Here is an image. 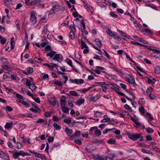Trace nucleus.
Here are the masks:
<instances>
[{
	"label": "nucleus",
	"mask_w": 160,
	"mask_h": 160,
	"mask_svg": "<svg viewBox=\"0 0 160 160\" xmlns=\"http://www.w3.org/2000/svg\"><path fill=\"white\" fill-rule=\"evenodd\" d=\"M95 42L96 45L98 46L99 48H100L102 47V45L101 41L98 39H96L95 40Z\"/></svg>",
	"instance_id": "nucleus-25"
},
{
	"label": "nucleus",
	"mask_w": 160,
	"mask_h": 160,
	"mask_svg": "<svg viewBox=\"0 0 160 160\" xmlns=\"http://www.w3.org/2000/svg\"><path fill=\"white\" fill-rule=\"evenodd\" d=\"M81 132L79 130L75 132L74 135H72V136H70V139H71V140H73L74 139V138H75V136H79L81 134Z\"/></svg>",
	"instance_id": "nucleus-15"
},
{
	"label": "nucleus",
	"mask_w": 160,
	"mask_h": 160,
	"mask_svg": "<svg viewBox=\"0 0 160 160\" xmlns=\"http://www.w3.org/2000/svg\"><path fill=\"white\" fill-rule=\"evenodd\" d=\"M139 111L143 115L145 113V110L143 107H142L141 108H140L139 109Z\"/></svg>",
	"instance_id": "nucleus-44"
},
{
	"label": "nucleus",
	"mask_w": 160,
	"mask_h": 160,
	"mask_svg": "<svg viewBox=\"0 0 160 160\" xmlns=\"http://www.w3.org/2000/svg\"><path fill=\"white\" fill-rule=\"evenodd\" d=\"M16 147L18 149H20L22 147V144L18 142H17L16 143Z\"/></svg>",
	"instance_id": "nucleus-49"
},
{
	"label": "nucleus",
	"mask_w": 160,
	"mask_h": 160,
	"mask_svg": "<svg viewBox=\"0 0 160 160\" xmlns=\"http://www.w3.org/2000/svg\"><path fill=\"white\" fill-rule=\"evenodd\" d=\"M84 80L82 79H77L76 80V84H82L83 83Z\"/></svg>",
	"instance_id": "nucleus-38"
},
{
	"label": "nucleus",
	"mask_w": 160,
	"mask_h": 160,
	"mask_svg": "<svg viewBox=\"0 0 160 160\" xmlns=\"http://www.w3.org/2000/svg\"><path fill=\"white\" fill-rule=\"evenodd\" d=\"M16 122H14V123L12 122H7L5 125L4 127L8 130L11 129L12 128V126L13 124H15Z\"/></svg>",
	"instance_id": "nucleus-7"
},
{
	"label": "nucleus",
	"mask_w": 160,
	"mask_h": 160,
	"mask_svg": "<svg viewBox=\"0 0 160 160\" xmlns=\"http://www.w3.org/2000/svg\"><path fill=\"white\" fill-rule=\"evenodd\" d=\"M54 84L57 85L60 87H61L62 86V83L61 82H59L58 80L55 81L54 82Z\"/></svg>",
	"instance_id": "nucleus-48"
},
{
	"label": "nucleus",
	"mask_w": 160,
	"mask_h": 160,
	"mask_svg": "<svg viewBox=\"0 0 160 160\" xmlns=\"http://www.w3.org/2000/svg\"><path fill=\"white\" fill-rule=\"evenodd\" d=\"M54 137H50L48 139V142H52L54 140Z\"/></svg>",
	"instance_id": "nucleus-64"
},
{
	"label": "nucleus",
	"mask_w": 160,
	"mask_h": 160,
	"mask_svg": "<svg viewBox=\"0 0 160 160\" xmlns=\"http://www.w3.org/2000/svg\"><path fill=\"white\" fill-rule=\"evenodd\" d=\"M81 43L82 49H83L84 48H87L88 47L86 44L82 40H81Z\"/></svg>",
	"instance_id": "nucleus-28"
},
{
	"label": "nucleus",
	"mask_w": 160,
	"mask_h": 160,
	"mask_svg": "<svg viewBox=\"0 0 160 160\" xmlns=\"http://www.w3.org/2000/svg\"><path fill=\"white\" fill-rule=\"evenodd\" d=\"M145 31L149 35V36H152V33L151 32V31L148 28H146L145 29Z\"/></svg>",
	"instance_id": "nucleus-43"
},
{
	"label": "nucleus",
	"mask_w": 160,
	"mask_h": 160,
	"mask_svg": "<svg viewBox=\"0 0 160 160\" xmlns=\"http://www.w3.org/2000/svg\"><path fill=\"white\" fill-rule=\"evenodd\" d=\"M47 28L44 27L42 31V34H46L47 32Z\"/></svg>",
	"instance_id": "nucleus-63"
},
{
	"label": "nucleus",
	"mask_w": 160,
	"mask_h": 160,
	"mask_svg": "<svg viewBox=\"0 0 160 160\" xmlns=\"http://www.w3.org/2000/svg\"><path fill=\"white\" fill-rule=\"evenodd\" d=\"M99 98L100 97L98 95H96L95 96L91 97V98L90 99V100L92 101L95 102L98 100Z\"/></svg>",
	"instance_id": "nucleus-26"
},
{
	"label": "nucleus",
	"mask_w": 160,
	"mask_h": 160,
	"mask_svg": "<svg viewBox=\"0 0 160 160\" xmlns=\"http://www.w3.org/2000/svg\"><path fill=\"white\" fill-rule=\"evenodd\" d=\"M150 55L160 60V51L157 49L155 50L150 54Z\"/></svg>",
	"instance_id": "nucleus-5"
},
{
	"label": "nucleus",
	"mask_w": 160,
	"mask_h": 160,
	"mask_svg": "<svg viewBox=\"0 0 160 160\" xmlns=\"http://www.w3.org/2000/svg\"><path fill=\"white\" fill-rule=\"evenodd\" d=\"M117 32L120 34L122 36H123L125 38H127L129 39L130 38V36H129L126 33L122 32V31L118 29H117Z\"/></svg>",
	"instance_id": "nucleus-13"
},
{
	"label": "nucleus",
	"mask_w": 160,
	"mask_h": 160,
	"mask_svg": "<svg viewBox=\"0 0 160 160\" xmlns=\"http://www.w3.org/2000/svg\"><path fill=\"white\" fill-rule=\"evenodd\" d=\"M154 72L157 74H160V67L159 66L157 65L155 67Z\"/></svg>",
	"instance_id": "nucleus-22"
},
{
	"label": "nucleus",
	"mask_w": 160,
	"mask_h": 160,
	"mask_svg": "<svg viewBox=\"0 0 160 160\" xmlns=\"http://www.w3.org/2000/svg\"><path fill=\"white\" fill-rule=\"evenodd\" d=\"M10 48L11 49L14 48L15 46V42L14 40L13 37H12L11 39L10 40Z\"/></svg>",
	"instance_id": "nucleus-23"
},
{
	"label": "nucleus",
	"mask_w": 160,
	"mask_h": 160,
	"mask_svg": "<svg viewBox=\"0 0 160 160\" xmlns=\"http://www.w3.org/2000/svg\"><path fill=\"white\" fill-rule=\"evenodd\" d=\"M56 53V52L53 51L52 50H51V51L49 53L47 54L46 56L47 57H49L50 58H52L54 56Z\"/></svg>",
	"instance_id": "nucleus-12"
},
{
	"label": "nucleus",
	"mask_w": 160,
	"mask_h": 160,
	"mask_svg": "<svg viewBox=\"0 0 160 160\" xmlns=\"http://www.w3.org/2000/svg\"><path fill=\"white\" fill-rule=\"evenodd\" d=\"M137 40L144 44H147L148 43L147 41L140 38H138V39H137Z\"/></svg>",
	"instance_id": "nucleus-42"
},
{
	"label": "nucleus",
	"mask_w": 160,
	"mask_h": 160,
	"mask_svg": "<svg viewBox=\"0 0 160 160\" xmlns=\"http://www.w3.org/2000/svg\"><path fill=\"white\" fill-rule=\"evenodd\" d=\"M49 102L52 105L54 106H56L57 104H58V102L55 97L53 98H52L51 99L49 100Z\"/></svg>",
	"instance_id": "nucleus-10"
},
{
	"label": "nucleus",
	"mask_w": 160,
	"mask_h": 160,
	"mask_svg": "<svg viewBox=\"0 0 160 160\" xmlns=\"http://www.w3.org/2000/svg\"><path fill=\"white\" fill-rule=\"evenodd\" d=\"M62 111L65 113H68L69 112V109L65 106H62L61 108Z\"/></svg>",
	"instance_id": "nucleus-30"
},
{
	"label": "nucleus",
	"mask_w": 160,
	"mask_h": 160,
	"mask_svg": "<svg viewBox=\"0 0 160 160\" xmlns=\"http://www.w3.org/2000/svg\"><path fill=\"white\" fill-rule=\"evenodd\" d=\"M74 23L72 24H71L70 26V28L71 30V32H76V28L74 27Z\"/></svg>",
	"instance_id": "nucleus-33"
},
{
	"label": "nucleus",
	"mask_w": 160,
	"mask_h": 160,
	"mask_svg": "<svg viewBox=\"0 0 160 160\" xmlns=\"http://www.w3.org/2000/svg\"><path fill=\"white\" fill-rule=\"evenodd\" d=\"M36 15L37 14L35 12L33 11L31 12L30 15V23L34 25L36 23L37 21Z\"/></svg>",
	"instance_id": "nucleus-4"
},
{
	"label": "nucleus",
	"mask_w": 160,
	"mask_h": 160,
	"mask_svg": "<svg viewBox=\"0 0 160 160\" xmlns=\"http://www.w3.org/2000/svg\"><path fill=\"white\" fill-rule=\"evenodd\" d=\"M96 69L95 70L92 69V70L98 74H100V70H104L105 69L103 67L100 66H96Z\"/></svg>",
	"instance_id": "nucleus-9"
},
{
	"label": "nucleus",
	"mask_w": 160,
	"mask_h": 160,
	"mask_svg": "<svg viewBox=\"0 0 160 160\" xmlns=\"http://www.w3.org/2000/svg\"><path fill=\"white\" fill-rule=\"evenodd\" d=\"M147 79V81L146 82L148 83L152 84V85L154 84L156 81V80L154 78L151 79L148 78Z\"/></svg>",
	"instance_id": "nucleus-19"
},
{
	"label": "nucleus",
	"mask_w": 160,
	"mask_h": 160,
	"mask_svg": "<svg viewBox=\"0 0 160 160\" xmlns=\"http://www.w3.org/2000/svg\"><path fill=\"white\" fill-rule=\"evenodd\" d=\"M0 157L4 160H9L8 155L3 152L0 150Z\"/></svg>",
	"instance_id": "nucleus-6"
},
{
	"label": "nucleus",
	"mask_w": 160,
	"mask_h": 160,
	"mask_svg": "<svg viewBox=\"0 0 160 160\" xmlns=\"http://www.w3.org/2000/svg\"><path fill=\"white\" fill-rule=\"evenodd\" d=\"M108 158L104 155H99L98 160H107Z\"/></svg>",
	"instance_id": "nucleus-29"
},
{
	"label": "nucleus",
	"mask_w": 160,
	"mask_h": 160,
	"mask_svg": "<svg viewBox=\"0 0 160 160\" xmlns=\"http://www.w3.org/2000/svg\"><path fill=\"white\" fill-rule=\"evenodd\" d=\"M63 121L64 122L68 124H69L71 122V121L69 119H64L63 120Z\"/></svg>",
	"instance_id": "nucleus-59"
},
{
	"label": "nucleus",
	"mask_w": 160,
	"mask_h": 160,
	"mask_svg": "<svg viewBox=\"0 0 160 160\" xmlns=\"http://www.w3.org/2000/svg\"><path fill=\"white\" fill-rule=\"evenodd\" d=\"M35 59H36L35 61L38 63H40L42 62V60L40 58H37V57H35Z\"/></svg>",
	"instance_id": "nucleus-60"
},
{
	"label": "nucleus",
	"mask_w": 160,
	"mask_h": 160,
	"mask_svg": "<svg viewBox=\"0 0 160 160\" xmlns=\"http://www.w3.org/2000/svg\"><path fill=\"white\" fill-rule=\"evenodd\" d=\"M124 54L126 55V58L128 59L130 62L132 63H135V62L132 60V59L129 57V55L126 52H125Z\"/></svg>",
	"instance_id": "nucleus-58"
},
{
	"label": "nucleus",
	"mask_w": 160,
	"mask_h": 160,
	"mask_svg": "<svg viewBox=\"0 0 160 160\" xmlns=\"http://www.w3.org/2000/svg\"><path fill=\"white\" fill-rule=\"evenodd\" d=\"M148 96L149 98L151 100L154 99L156 97L155 96L154 94L151 93L149 94Z\"/></svg>",
	"instance_id": "nucleus-53"
},
{
	"label": "nucleus",
	"mask_w": 160,
	"mask_h": 160,
	"mask_svg": "<svg viewBox=\"0 0 160 160\" xmlns=\"http://www.w3.org/2000/svg\"><path fill=\"white\" fill-rule=\"evenodd\" d=\"M29 89H30L32 91H34L36 88V86L34 84H31V86H29Z\"/></svg>",
	"instance_id": "nucleus-39"
},
{
	"label": "nucleus",
	"mask_w": 160,
	"mask_h": 160,
	"mask_svg": "<svg viewBox=\"0 0 160 160\" xmlns=\"http://www.w3.org/2000/svg\"><path fill=\"white\" fill-rule=\"evenodd\" d=\"M112 121L111 120L110 118H105V116H104V118L103 119H102L101 122L102 123L103 122H111Z\"/></svg>",
	"instance_id": "nucleus-31"
},
{
	"label": "nucleus",
	"mask_w": 160,
	"mask_h": 160,
	"mask_svg": "<svg viewBox=\"0 0 160 160\" xmlns=\"http://www.w3.org/2000/svg\"><path fill=\"white\" fill-rule=\"evenodd\" d=\"M152 148L155 150L156 152H160V149L156 146L153 145L152 146Z\"/></svg>",
	"instance_id": "nucleus-55"
},
{
	"label": "nucleus",
	"mask_w": 160,
	"mask_h": 160,
	"mask_svg": "<svg viewBox=\"0 0 160 160\" xmlns=\"http://www.w3.org/2000/svg\"><path fill=\"white\" fill-rule=\"evenodd\" d=\"M65 131L69 137L71 136L73 132L72 130L69 129L68 127L65 128Z\"/></svg>",
	"instance_id": "nucleus-14"
},
{
	"label": "nucleus",
	"mask_w": 160,
	"mask_h": 160,
	"mask_svg": "<svg viewBox=\"0 0 160 160\" xmlns=\"http://www.w3.org/2000/svg\"><path fill=\"white\" fill-rule=\"evenodd\" d=\"M124 108L125 109L128 110L130 112H132V110L131 108L127 104H126L124 105Z\"/></svg>",
	"instance_id": "nucleus-35"
},
{
	"label": "nucleus",
	"mask_w": 160,
	"mask_h": 160,
	"mask_svg": "<svg viewBox=\"0 0 160 160\" xmlns=\"http://www.w3.org/2000/svg\"><path fill=\"white\" fill-rule=\"evenodd\" d=\"M146 115V116L148 118V122L149 123H150L151 125H152V124L150 122V121H152L153 119V118L152 114L149 113L148 112L147 113Z\"/></svg>",
	"instance_id": "nucleus-18"
},
{
	"label": "nucleus",
	"mask_w": 160,
	"mask_h": 160,
	"mask_svg": "<svg viewBox=\"0 0 160 160\" xmlns=\"http://www.w3.org/2000/svg\"><path fill=\"white\" fill-rule=\"evenodd\" d=\"M115 140L114 139L111 138L108 141V142L110 144H114L115 142Z\"/></svg>",
	"instance_id": "nucleus-46"
},
{
	"label": "nucleus",
	"mask_w": 160,
	"mask_h": 160,
	"mask_svg": "<svg viewBox=\"0 0 160 160\" xmlns=\"http://www.w3.org/2000/svg\"><path fill=\"white\" fill-rule=\"evenodd\" d=\"M6 39L5 38H2L0 41V43L2 44L3 45L6 43Z\"/></svg>",
	"instance_id": "nucleus-51"
},
{
	"label": "nucleus",
	"mask_w": 160,
	"mask_h": 160,
	"mask_svg": "<svg viewBox=\"0 0 160 160\" xmlns=\"http://www.w3.org/2000/svg\"><path fill=\"white\" fill-rule=\"evenodd\" d=\"M97 129H98V127H93L91 128L89 130V134L91 135H93V132L94 131H95Z\"/></svg>",
	"instance_id": "nucleus-21"
},
{
	"label": "nucleus",
	"mask_w": 160,
	"mask_h": 160,
	"mask_svg": "<svg viewBox=\"0 0 160 160\" xmlns=\"http://www.w3.org/2000/svg\"><path fill=\"white\" fill-rule=\"evenodd\" d=\"M29 154H28L27 153L24 152L23 151H20L18 152H16L13 155V157L14 159H17L18 158V157L19 156H22L24 157L26 156H29Z\"/></svg>",
	"instance_id": "nucleus-2"
},
{
	"label": "nucleus",
	"mask_w": 160,
	"mask_h": 160,
	"mask_svg": "<svg viewBox=\"0 0 160 160\" xmlns=\"http://www.w3.org/2000/svg\"><path fill=\"white\" fill-rule=\"evenodd\" d=\"M106 33L107 34L109 35L111 37L113 38L115 36V34L112 32L111 30L108 28L106 30Z\"/></svg>",
	"instance_id": "nucleus-16"
},
{
	"label": "nucleus",
	"mask_w": 160,
	"mask_h": 160,
	"mask_svg": "<svg viewBox=\"0 0 160 160\" xmlns=\"http://www.w3.org/2000/svg\"><path fill=\"white\" fill-rule=\"evenodd\" d=\"M43 65L44 66H47L49 68V69L51 70H53V68L52 66H51L47 63H43Z\"/></svg>",
	"instance_id": "nucleus-52"
},
{
	"label": "nucleus",
	"mask_w": 160,
	"mask_h": 160,
	"mask_svg": "<svg viewBox=\"0 0 160 160\" xmlns=\"http://www.w3.org/2000/svg\"><path fill=\"white\" fill-rule=\"evenodd\" d=\"M54 57L52 58V60H54L58 62H59V59L60 58V54H56L54 55Z\"/></svg>",
	"instance_id": "nucleus-27"
},
{
	"label": "nucleus",
	"mask_w": 160,
	"mask_h": 160,
	"mask_svg": "<svg viewBox=\"0 0 160 160\" xmlns=\"http://www.w3.org/2000/svg\"><path fill=\"white\" fill-rule=\"evenodd\" d=\"M10 78L13 80H16L18 78V76L16 75H11Z\"/></svg>",
	"instance_id": "nucleus-56"
},
{
	"label": "nucleus",
	"mask_w": 160,
	"mask_h": 160,
	"mask_svg": "<svg viewBox=\"0 0 160 160\" xmlns=\"http://www.w3.org/2000/svg\"><path fill=\"white\" fill-rule=\"evenodd\" d=\"M45 51L46 52H47L49 50L50 51H51V50H52L51 49V47L49 45H48L46 46L45 47Z\"/></svg>",
	"instance_id": "nucleus-57"
},
{
	"label": "nucleus",
	"mask_w": 160,
	"mask_h": 160,
	"mask_svg": "<svg viewBox=\"0 0 160 160\" xmlns=\"http://www.w3.org/2000/svg\"><path fill=\"white\" fill-rule=\"evenodd\" d=\"M127 81L129 83L132 84L135 81V80L132 75H128V77H126Z\"/></svg>",
	"instance_id": "nucleus-8"
},
{
	"label": "nucleus",
	"mask_w": 160,
	"mask_h": 160,
	"mask_svg": "<svg viewBox=\"0 0 160 160\" xmlns=\"http://www.w3.org/2000/svg\"><path fill=\"white\" fill-rule=\"evenodd\" d=\"M94 115L97 117H99L102 115V113L99 111L94 112Z\"/></svg>",
	"instance_id": "nucleus-50"
},
{
	"label": "nucleus",
	"mask_w": 160,
	"mask_h": 160,
	"mask_svg": "<svg viewBox=\"0 0 160 160\" xmlns=\"http://www.w3.org/2000/svg\"><path fill=\"white\" fill-rule=\"evenodd\" d=\"M53 125V126L57 130H60L61 129V127L56 123H54Z\"/></svg>",
	"instance_id": "nucleus-37"
},
{
	"label": "nucleus",
	"mask_w": 160,
	"mask_h": 160,
	"mask_svg": "<svg viewBox=\"0 0 160 160\" xmlns=\"http://www.w3.org/2000/svg\"><path fill=\"white\" fill-rule=\"evenodd\" d=\"M146 130L147 131V132L149 133H152L154 132V130L152 129L149 127L146 128Z\"/></svg>",
	"instance_id": "nucleus-45"
},
{
	"label": "nucleus",
	"mask_w": 160,
	"mask_h": 160,
	"mask_svg": "<svg viewBox=\"0 0 160 160\" xmlns=\"http://www.w3.org/2000/svg\"><path fill=\"white\" fill-rule=\"evenodd\" d=\"M128 135V138L133 141L137 140L140 137V135L139 134L129 133Z\"/></svg>",
	"instance_id": "nucleus-3"
},
{
	"label": "nucleus",
	"mask_w": 160,
	"mask_h": 160,
	"mask_svg": "<svg viewBox=\"0 0 160 160\" xmlns=\"http://www.w3.org/2000/svg\"><path fill=\"white\" fill-rule=\"evenodd\" d=\"M95 134L96 136H99L101 134V132L98 129H96V131H95Z\"/></svg>",
	"instance_id": "nucleus-36"
},
{
	"label": "nucleus",
	"mask_w": 160,
	"mask_h": 160,
	"mask_svg": "<svg viewBox=\"0 0 160 160\" xmlns=\"http://www.w3.org/2000/svg\"><path fill=\"white\" fill-rule=\"evenodd\" d=\"M141 151L143 153L148 154L150 153V150H146L144 148H142L141 150Z\"/></svg>",
	"instance_id": "nucleus-62"
},
{
	"label": "nucleus",
	"mask_w": 160,
	"mask_h": 160,
	"mask_svg": "<svg viewBox=\"0 0 160 160\" xmlns=\"http://www.w3.org/2000/svg\"><path fill=\"white\" fill-rule=\"evenodd\" d=\"M66 98L64 96L62 95V98L60 99V104L61 106H64L65 105L66 103Z\"/></svg>",
	"instance_id": "nucleus-11"
},
{
	"label": "nucleus",
	"mask_w": 160,
	"mask_h": 160,
	"mask_svg": "<svg viewBox=\"0 0 160 160\" xmlns=\"http://www.w3.org/2000/svg\"><path fill=\"white\" fill-rule=\"evenodd\" d=\"M18 102L20 103H22L24 105L26 106V107H28L29 106V103L25 101H24L23 100H18Z\"/></svg>",
	"instance_id": "nucleus-32"
},
{
	"label": "nucleus",
	"mask_w": 160,
	"mask_h": 160,
	"mask_svg": "<svg viewBox=\"0 0 160 160\" xmlns=\"http://www.w3.org/2000/svg\"><path fill=\"white\" fill-rule=\"evenodd\" d=\"M84 99H79L77 101L76 104L78 106L80 105L84 102Z\"/></svg>",
	"instance_id": "nucleus-24"
},
{
	"label": "nucleus",
	"mask_w": 160,
	"mask_h": 160,
	"mask_svg": "<svg viewBox=\"0 0 160 160\" xmlns=\"http://www.w3.org/2000/svg\"><path fill=\"white\" fill-rule=\"evenodd\" d=\"M52 8L49 12V15L56 12L57 10L61 8V6L57 2H53L52 3Z\"/></svg>",
	"instance_id": "nucleus-1"
},
{
	"label": "nucleus",
	"mask_w": 160,
	"mask_h": 160,
	"mask_svg": "<svg viewBox=\"0 0 160 160\" xmlns=\"http://www.w3.org/2000/svg\"><path fill=\"white\" fill-rule=\"evenodd\" d=\"M135 126L137 128H139L141 126V124L139 122H138L137 121L136 122H135Z\"/></svg>",
	"instance_id": "nucleus-61"
},
{
	"label": "nucleus",
	"mask_w": 160,
	"mask_h": 160,
	"mask_svg": "<svg viewBox=\"0 0 160 160\" xmlns=\"http://www.w3.org/2000/svg\"><path fill=\"white\" fill-rule=\"evenodd\" d=\"M27 70L29 73H31L33 72V68L30 67L27 68Z\"/></svg>",
	"instance_id": "nucleus-54"
},
{
	"label": "nucleus",
	"mask_w": 160,
	"mask_h": 160,
	"mask_svg": "<svg viewBox=\"0 0 160 160\" xmlns=\"http://www.w3.org/2000/svg\"><path fill=\"white\" fill-rule=\"evenodd\" d=\"M25 79L26 80V85L28 87L31 86V84H32V81L29 80L27 78H26Z\"/></svg>",
	"instance_id": "nucleus-41"
},
{
	"label": "nucleus",
	"mask_w": 160,
	"mask_h": 160,
	"mask_svg": "<svg viewBox=\"0 0 160 160\" xmlns=\"http://www.w3.org/2000/svg\"><path fill=\"white\" fill-rule=\"evenodd\" d=\"M0 60L3 63L6 65H8L9 63L7 59L5 58H2L0 59Z\"/></svg>",
	"instance_id": "nucleus-34"
},
{
	"label": "nucleus",
	"mask_w": 160,
	"mask_h": 160,
	"mask_svg": "<svg viewBox=\"0 0 160 160\" xmlns=\"http://www.w3.org/2000/svg\"><path fill=\"white\" fill-rule=\"evenodd\" d=\"M74 33L75 32H71L69 33V38L72 40H73L74 38Z\"/></svg>",
	"instance_id": "nucleus-40"
},
{
	"label": "nucleus",
	"mask_w": 160,
	"mask_h": 160,
	"mask_svg": "<svg viewBox=\"0 0 160 160\" xmlns=\"http://www.w3.org/2000/svg\"><path fill=\"white\" fill-rule=\"evenodd\" d=\"M67 95L69 96H78V94L77 92L74 91H70L69 93L66 94Z\"/></svg>",
	"instance_id": "nucleus-17"
},
{
	"label": "nucleus",
	"mask_w": 160,
	"mask_h": 160,
	"mask_svg": "<svg viewBox=\"0 0 160 160\" xmlns=\"http://www.w3.org/2000/svg\"><path fill=\"white\" fill-rule=\"evenodd\" d=\"M109 14L111 16L114 18H117L118 17V15L115 14L114 12H110Z\"/></svg>",
	"instance_id": "nucleus-47"
},
{
	"label": "nucleus",
	"mask_w": 160,
	"mask_h": 160,
	"mask_svg": "<svg viewBox=\"0 0 160 160\" xmlns=\"http://www.w3.org/2000/svg\"><path fill=\"white\" fill-rule=\"evenodd\" d=\"M117 156V154L115 153H111L108 154V157L110 159H113Z\"/></svg>",
	"instance_id": "nucleus-20"
}]
</instances>
